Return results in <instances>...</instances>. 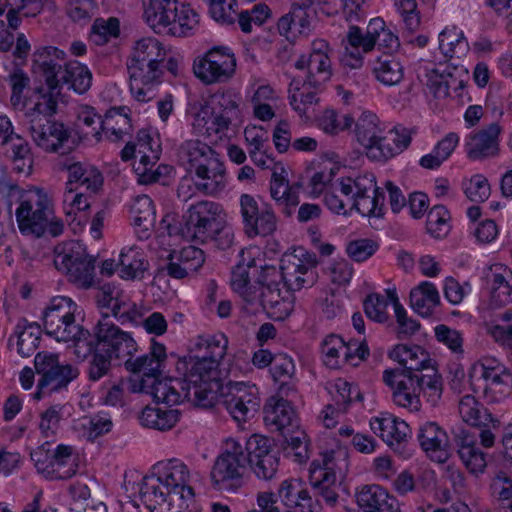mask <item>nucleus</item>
<instances>
[{
    "label": "nucleus",
    "mask_w": 512,
    "mask_h": 512,
    "mask_svg": "<svg viewBox=\"0 0 512 512\" xmlns=\"http://www.w3.org/2000/svg\"><path fill=\"white\" fill-rule=\"evenodd\" d=\"M139 496L150 512H195L191 470L177 458L154 464L139 483Z\"/></svg>",
    "instance_id": "1"
},
{
    "label": "nucleus",
    "mask_w": 512,
    "mask_h": 512,
    "mask_svg": "<svg viewBox=\"0 0 512 512\" xmlns=\"http://www.w3.org/2000/svg\"><path fill=\"white\" fill-rule=\"evenodd\" d=\"M252 267L255 268L254 260L248 263L241 262L231 272L230 285L241 300V309L249 315L265 311L272 316L279 314L276 317L282 318L286 310H282L281 307L285 302L273 286L275 278L279 277L278 269L274 266L264 267L256 285H252L249 272Z\"/></svg>",
    "instance_id": "2"
},
{
    "label": "nucleus",
    "mask_w": 512,
    "mask_h": 512,
    "mask_svg": "<svg viewBox=\"0 0 512 512\" xmlns=\"http://www.w3.org/2000/svg\"><path fill=\"white\" fill-rule=\"evenodd\" d=\"M79 306L69 297L57 296L51 299L43 311L45 333L58 342H73L76 358L84 360L93 350L90 332L76 321Z\"/></svg>",
    "instance_id": "3"
},
{
    "label": "nucleus",
    "mask_w": 512,
    "mask_h": 512,
    "mask_svg": "<svg viewBox=\"0 0 512 512\" xmlns=\"http://www.w3.org/2000/svg\"><path fill=\"white\" fill-rule=\"evenodd\" d=\"M382 378L392 390L393 402L413 412L421 409V394L432 407H435L442 397V377L431 368H428L427 374L419 378L400 369L385 370Z\"/></svg>",
    "instance_id": "4"
},
{
    "label": "nucleus",
    "mask_w": 512,
    "mask_h": 512,
    "mask_svg": "<svg viewBox=\"0 0 512 512\" xmlns=\"http://www.w3.org/2000/svg\"><path fill=\"white\" fill-rule=\"evenodd\" d=\"M56 108L57 101L54 97L41 95L27 112L31 139L47 153L60 152L70 138V132L63 123L49 118L56 112Z\"/></svg>",
    "instance_id": "5"
},
{
    "label": "nucleus",
    "mask_w": 512,
    "mask_h": 512,
    "mask_svg": "<svg viewBox=\"0 0 512 512\" xmlns=\"http://www.w3.org/2000/svg\"><path fill=\"white\" fill-rule=\"evenodd\" d=\"M240 110L236 96L230 92L215 93L195 113L192 121L193 129L202 135L216 136L222 139L234 120L239 119Z\"/></svg>",
    "instance_id": "6"
},
{
    "label": "nucleus",
    "mask_w": 512,
    "mask_h": 512,
    "mask_svg": "<svg viewBox=\"0 0 512 512\" xmlns=\"http://www.w3.org/2000/svg\"><path fill=\"white\" fill-rule=\"evenodd\" d=\"M143 9L154 30L170 27L173 35L184 36L198 24V14L186 0H143Z\"/></svg>",
    "instance_id": "7"
},
{
    "label": "nucleus",
    "mask_w": 512,
    "mask_h": 512,
    "mask_svg": "<svg viewBox=\"0 0 512 512\" xmlns=\"http://www.w3.org/2000/svg\"><path fill=\"white\" fill-rule=\"evenodd\" d=\"M247 468L248 458L243 444L235 439H228L224 451L217 456L212 466V485L219 490L236 491L243 485Z\"/></svg>",
    "instance_id": "8"
},
{
    "label": "nucleus",
    "mask_w": 512,
    "mask_h": 512,
    "mask_svg": "<svg viewBox=\"0 0 512 512\" xmlns=\"http://www.w3.org/2000/svg\"><path fill=\"white\" fill-rule=\"evenodd\" d=\"M34 366L40 376L34 399L40 400L46 394L66 389L79 376L77 367L69 363H61L58 354L42 351L34 358Z\"/></svg>",
    "instance_id": "9"
},
{
    "label": "nucleus",
    "mask_w": 512,
    "mask_h": 512,
    "mask_svg": "<svg viewBox=\"0 0 512 512\" xmlns=\"http://www.w3.org/2000/svg\"><path fill=\"white\" fill-rule=\"evenodd\" d=\"M96 258L88 255L82 246L71 242L55 249L54 265L79 288L88 289L95 280Z\"/></svg>",
    "instance_id": "10"
},
{
    "label": "nucleus",
    "mask_w": 512,
    "mask_h": 512,
    "mask_svg": "<svg viewBox=\"0 0 512 512\" xmlns=\"http://www.w3.org/2000/svg\"><path fill=\"white\" fill-rule=\"evenodd\" d=\"M251 161L261 169H272L270 180V195L276 206L286 217H291L300 203L298 184H290L283 176L284 168L275 165L274 158L264 148L262 150H248Z\"/></svg>",
    "instance_id": "11"
},
{
    "label": "nucleus",
    "mask_w": 512,
    "mask_h": 512,
    "mask_svg": "<svg viewBox=\"0 0 512 512\" xmlns=\"http://www.w3.org/2000/svg\"><path fill=\"white\" fill-rule=\"evenodd\" d=\"M18 201L15 216L20 232L41 237L46 232L49 217L53 213L47 194L36 188L21 193Z\"/></svg>",
    "instance_id": "12"
},
{
    "label": "nucleus",
    "mask_w": 512,
    "mask_h": 512,
    "mask_svg": "<svg viewBox=\"0 0 512 512\" xmlns=\"http://www.w3.org/2000/svg\"><path fill=\"white\" fill-rule=\"evenodd\" d=\"M228 340L223 334L199 336L193 344L187 363L192 381L201 379V375L212 374L226 354Z\"/></svg>",
    "instance_id": "13"
},
{
    "label": "nucleus",
    "mask_w": 512,
    "mask_h": 512,
    "mask_svg": "<svg viewBox=\"0 0 512 512\" xmlns=\"http://www.w3.org/2000/svg\"><path fill=\"white\" fill-rule=\"evenodd\" d=\"M316 266V259L313 255L307 253L304 249H295L292 253H286L281 259L280 270H278L279 277L276 278L273 286L277 289L281 296L280 283L288 290H300L306 285L314 283V268Z\"/></svg>",
    "instance_id": "14"
},
{
    "label": "nucleus",
    "mask_w": 512,
    "mask_h": 512,
    "mask_svg": "<svg viewBox=\"0 0 512 512\" xmlns=\"http://www.w3.org/2000/svg\"><path fill=\"white\" fill-rule=\"evenodd\" d=\"M193 71L204 84L225 83L235 74V55L228 47H213L203 56L195 59Z\"/></svg>",
    "instance_id": "15"
},
{
    "label": "nucleus",
    "mask_w": 512,
    "mask_h": 512,
    "mask_svg": "<svg viewBox=\"0 0 512 512\" xmlns=\"http://www.w3.org/2000/svg\"><path fill=\"white\" fill-rule=\"evenodd\" d=\"M474 392L503 394L512 386V372L495 358H484L475 363L469 373Z\"/></svg>",
    "instance_id": "16"
},
{
    "label": "nucleus",
    "mask_w": 512,
    "mask_h": 512,
    "mask_svg": "<svg viewBox=\"0 0 512 512\" xmlns=\"http://www.w3.org/2000/svg\"><path fill=\"white\" fill-rule=\"evenodd\" d=\"M94 334L97 346L116 359L130 358L137 351V344L130 333L121 330L109 314L98 320Z\"/></svg>",
    "instance_id": "17"
},
{
    "label": "nucleus",
    "mask_w": 512,
    "mask_h": 512,
    "mask_svg": "<svg viewBox=\"0 0 512 512\" xmlns=\"http://www.w3.org/2000/svg\"><path fill=\"white\" fill-rule=\"evenodd\" d=\"M220 206L212 201H199L189 207L182 229L185 237L199 243H207L219 222Z\"/></svg>",
    "instance_id": "18"
},
{
    "label": "nucleus",
    "mask_w": 512,
    "mask_h": 512,
    "mask_svg": "<svg viewBox=\"0 0 512 512\" xmlns=\"http://www.w3.org/2000/svg\"><path fill=\"white\" fill-rule=\"evenodd\" d=\"M331 52L326 40L315 39L311 43L310 53L302 54L295 62L297 69H307L306 79L314 88H320L332 76Z\"/></svg>",
    "instance_id": "19"
},
{
    "label": "nucleus",
    "mask_w": 512,
    "mask_h": 512,
    "mask_svg": "<svg viewBox=\"0 0 512 512\" xmlns=\"http://www.w3.org/2000/svg\"><path fill=\"white\" fill-rule=\"evenodd\" d=\"M240 212L244 231L250 238L269 236L277 228V217L270 205L259 208L256 199L249 194L240 196Z\"/></svg>",
    "instance_id": "20"
},
{
    "label": "nucleus",
    "mask_w": 512,
    "mask_h": 512,
    "mask_svg": "<svg viewBox=\"0 0 512 512\" xmlns=\"http://www.w3.org/2000/svg\"><path fill=\"white\" fill-rule=\"evenodd\" d=\"M321 347L324 364L332 369L340 368L345 363L358 366L369 356L366 343H346L341 336L335 334L326 336Z\"/></svg>",
    "instance_id": "21"
},
{
    "label": "nucleus",
    "mask_w": 512,
    "mask_h": 512,
    "mask_svg": "<svg viewBox=\"0 0 512 512\" xmlns=\"http://www.w3.org/2000/svg\"><path fill=\"white\" fill-rule=\"evenodd\" d=\"M375 185V176L372 173H364L352 177L337 178L330 184L329 190L325 193V203L329 210L336 214L347 215V203L351 204L354 188L358 191H364L373 188Z\"/></svg>",
    "instance_id": "22"
},
{
    "label": "nucleus",
    "mask_w": 512,
    "mask_h": 512,
    "mask_svg": "<svg viewBox=\"0 0 512 512\" xmlns=\"http://www.w3.org/2000/svg\"><path fill=\"white\" fill-rule=\"evenodd\" d=\"M223 405L235 421L246 422L259 410L258 389L243 382L233 383L224 397Z\"/></svg>",
    "instance_id": "23"
},
{
    "label": "nucleus",
    "mask_w": 512,
    "mask_h": 512,
    "mask_svg": "<svg viewBox=\"0 0 512 512\" xmlns=\"http://www.w3.org/2000/svg\"><path fill=\"white\" fill-rule=\"evenodd\" d=\"M130 91L138 102H148L156 97V87L161 83L163 65L127 62Z\"/></svg>",
    "instance_id": "24"
},
{
    "label": "nucleus",
    "mask_w": 512,
    "mask_h": 512,
    "mask_svg": "<svg viewBox=\"0 0 512 512\" xmlns=\"http://www.w3.org/2000/svg\"><path fill=\"white\" fill-rule=\"evenodd\" d=\"M131 391L150 394L156 402L169 406L179 404L185 398L191 397L189 388H186V376L184 379H159L158 377L151 383H148V379H141L138 384L132 385Z\"/></svg>",
    "instance_id": "25"
},
{
    "label": "nucleus",
    "mask_w": 512,
    "mask_h": 512,
    "mask_svg": "<svg viewBox=\"0 0 512 512\" xmlns=\"http://www.w3.org/2000/svg\"><path fill=\"white\" fill-rule=\"evenodd\" d=\"M65 52L56 47H43L34 54L33 67L48 87L47 96L59 93L60 77L64 70Z\"/></svg>",
    "instance_id": "26"
},
{
    "label": "nucleus",
    "mask_w": 512,
    "mask_h": 512,
    "mask_svg": "<svg viewBox=\"0 0 512 512\" xmlns=\"http://www.w3.org/2000/svg\"><path fill=\"white\" fill-rule=\"evenodd\" d=\"M502 128L498 123L470 133L465 142V150L470 160H484L498 156L500 152L499 136Z\"/></svg>",
    "instance_id": "27"
},
{
    "label": "nucleus",
    "mask_w": 512,
    "mask_h": 512,
    "mask_svg": "<svg viewBox=\"0 0 512 512\" xmlns=\"http://www.w3.org/2000/svg\"><path fill=\"white\" fill-rule=\"evenodd\" d=\"M421 449L434 462L445 463L450 457V441L446 431L436 422H425L417 433Z\"/></svg>",
    "instance_id": "28"
},
{
    "label": "nucleus",
    "mask_w": 512,
    "mask_h": 512,
    "mask_svg": "<svg viewBox=\"0 0 512 512\" xmlns=\"http://www.w3.org/2000/svg\"><path fill=\"white\" fill-rule=\"evenodd\" d=\"M278 496L288 508L298 509L299 512H320V501L310 494L309 489L300 479H287L281 482Z\"/></svg>",
    "instance_id": "29"
},
{
    "label": "nucleus",
    "mask_w": 512,
    "mask_h": 512,
    "mask_svg": "<svg viewBox=\"0 0 512 512\" xmlns=\"http://www.w3.org/2000/svg\"><path fill=\"white\" fill-rule=\"evenodd\" d=\"M331 455H324L323 464L313 461L310 468V483L317 494L322 496L326 504L333 507L338 501V487L336 474L331 464Z\"/></svg>",
    "instance_id": "30"
},
{
    "label": "nucleus",
    "mask_w": 512,
    "mask_h": 512,
    "mask_svg": "<svg viewBox=\"0 0 512 512\" xmlns=\"http://www.w3.org/2000/svg\"><path fill=\"white\" fill-rule=\"evenodd\" d=\"M166 359L165 346L153 341L149 353L135 359L131 356L125 360L124 365L133 374L142 373L143 377L141 379H148V383H151L162 374Z\"/></svg>",
    "instance_id": "31"
},
{
    "label": "nucleus",
    "mask_w": 512,
    "mask_h": 512,
    "mask_svg": "<svg viewBox=\"0 0 512 512\" xmlns=\"http://www.w3.org/2000/svg\"><path fill=\"white\" fill-rule=\"evenodd\" d=\"M372 431L392 448H399L411 437V428L392 414L381 413L370 420Z\"/></svg>",
    "instance_id": "32"
},
{
    "label": "nucleus",
    "mask_w": 512,
    "mask_h": 512,
    "mask_svg": "<svg viewBox=\"0 0 512 512\" xmlns=\"http://www.w3.org/2000/svg\"><path fill=\"white\" fill-rule=\"evenodd\" d=\"M63 168L68 172L66 188H77V190L96 194L103 185L102 174L93 165L67 160L63 163Z\"/></svg>",
    "instance_id": "33"
},
{
    "label": "nucleus",
    "mask_w": 512,
    "mask_h": 512,
    "mask_svg": "<svg viewBox=\"0 0 512 512\" xmlns=\"http://www.w3.org/2000/svg\"><path fill=\"white\" fill-rule=\"evenodd\" d=\"M219 154L205 142L190 139L182 142L177 149V160L187 172L199 171Z\"/></svg>",
    "instance_id": "34"
},
{
    "label": "nucleus",
    "mask_w": 512,
    "mask_h": 512,
    "mask_svg": "<svg viewBox=\"0 0 512 512\" xmlns=\"http://www.w3.org/2000/svg\"><path fill=\"white\" fill-rule=\"evenodd\" d=\"M193 173L197 177L195 188L205 195L216 196L226 187V169L219 155Z\"/></svg>",
    "instance_id": "35"
},
{
    "label": "nucleus",
    "mask_w": 512,
    "mask_h": 512,
    "mask_svg": "<svg viewBox=\"0 0 512 512\" xmlns=\"http://www.w3.org/2000/svg\"><path fill=\"white\" fill-rule=\"evenodd\" d=\"M357 504L363 512H400L398 501L379 485H366L357 493Z\"/></svg>",
    "instance_id": "36"
},
{
    "label": "nucleus",
    "mask_w": 512,
    "mask_h": 512,
    "mask_svg": "<svg viewBox=\"0 0 512 512\" xmlns=\"http://www.w3.org/2000/svg\"><path fill=\"white\" fill-rule=\"evenodd\" d=\"M491 293L489 307L496 309L512 302V271L508 267L496 264L491 267Z\"/></svg>",
    "instance_id": "37"
},
{
    "label": "nucleus",
    "mask_w": 512,
    "mask_h": 512,
    "mask_svg": "<svg viewBox=\"0 0 512 512\" xmlns=\"http://www.w3.org/2000/svg\"><path fill=\"white\" fill-rule=\"evenodd\" d=\"M119 276L125 280L142 279L149 263L142 248L124 247L118 257Z\"/></svg>",
    "instance_id": "38"
},
{
    "label": "nucleus",
    "mask_w": 512,
    "mask_h": 512,
    "mask_svg": "<svg viewBox=\"0 0 512 512\" xmlns=\"http://www.w3.org/2000/svg\"><path fill=\"white\" fill-rule=\"evenodd\" d=\"M372 73L383 85L394 86L404 77V65L397 54L382 53L374 60Z\"/></svg>",
    "instance_id": "39"
},
{
    "label": "nucleus",
    "mask_w": 512,
    "mask_h": 512,
    "mask_svg": "<svg viewBox=\"0 0 512 512\" xmlns=\"http://www.w3.org/2000/svg\"><path fill=\"white\" fill-rule=\"evenodd\" d=\"M130 213L137 237L148 239L156 218L152 199L147 195H138L130 207Z\"/></svg>",
    "instance_id": "40"
},
{
    "label": "nucleus",
    "mask_w": 512,
    "mask_h": 512,
    "mask_svg": "<svg viewBox=\"0 0 512 512\" xmlns=\"http://www.w3.org/2000/svg\"><path fill=\"white\" fill-rule=\"evenodd\" d=\"M285 395L279 398L271 397L265 406V421L268 425L275 426L279 431L297 425L296 413L290 401L284 399Z\"/></svg>",
    "instance_id": "41"
},
{
    "label": "nucleus",
    "mask_w": 512,
    "mask_h": 512,
    "mask_svg": "<svg viewBox=\"0 0 512 512\" xmlns=\"http://www.w3.org/2000/svg\"><path fill=\"white\" fill-rule=\"evenodd\" d=\"M51 461L50 480L69 479L77 472V456L71 445L59 444L51 454Z\"/></svg>",
    "instance_id": "42"
},
{
    "label": "nucleus",
    "mask_w": 512,
    "mask_h": 512,
    "mask_svg": "<svg viewBox=\"0 0 512 512\" xmlns=\"http://www.w3.org/2000/svg\"><path fill=\"white\" fill-rule=\"evenodd\" d=\"M353 198H351V210L355 209L363 216H380L384 204V194L376 184L373 188L364 191L353 190Z\"/></svg>",
    "instance_id": "43"
},
{
    "label": "nucleus",
    "mask_w": 512,
    "mask_h": 512,
    "mask_svg": "<svg viewBox=\"0 0 512 512\" xmlns=\"http://www.w3.org/2000/svg\"><path fill=\"white\" fill-rule=\"evenodd\" d=\"M132 130L131 120L125 107L110 109L101 123V131L112 142L124 140Z\"/></svg>",
    "instance_id": "44"
},
{
    "label": "nucleus",
    "mask_w": 512,
    "mask_h": 512,
    "mask_svg": "<svg viewBox=\"0 0 512 512\" xmlns=\"http://www.w3.org/2000/svg\"><path fill=\"white\" fill-rule=\"evenodd\" d=\"M412 308L423 317L430 316L440 303V296L435 285L424 281L410 292Z\"/></svg>",
    "instance_id": "45"
},
{
    "label": "nucleus",
    "mask_w": 512,
    "mask_h": 512,
    "mask_svg": "<svg viewBox=\"0 0 512 512\" xmlns=\"http://www.w3.org/2000/svg\"><path fill=\"white\" fill-rule=\"evenodd\" d=\"M166 59V49L156 38L145 37L136 41L133 52L128 62L163 65Z\"/></svg>",
    "instance_id": "46"
},
{
    "label": "nucleus",
    "mask_w": 512,
    "mask_h": 512,
    "mask_svg": "<svg viewBox=\"0 0 512 512\" xmlns=\"http://www.w3.org/2000/svg\"><path fill=\"white\" fill-rule=\"evenodd\" d=\"M459 415L468 425L474 427L487 426L496 420L493 419L491 413L472 395H465L459 400Z\"/></svg>",
    "instance_id": "47"
},
{
    "label": "nucleus",
    "mask_w": 512,
    "mask_h": 512,
    "mask_svg": "<svg viewBox=\"0 0 512 512\" xmlns=\"http://www.w3.org/2000/svg\"><path fill=\"white\" fill-rule=\"evenodd\" d=\"M59 79L60 88L63 85H67L68 88L73 89L76 93L83 94L91 87L92 74L87 66L78 61H71L65 63L63 74Z\"/></svg>",
    "instance_id": "48"
},
{
    "label": "nucleus",
    "mask_w": 512,
    "mask_h": 512,
    "mask_svg": "<svg viewBox=\"0 0 512 512\" xmlns=\"http://www.w3.org/2000/svg\"><path fill=\"white\" fill-rule=\"evenodd\" d=\"M318 89L308 84L306 79L302 84L299 80L293 79L289 86V100L291 107L304 115L309 107L318 102Z\"/></svg>",
    "instance_id": "49"
},
{
    "label": "nucleus",
    "mask_w": 512,
    "mask_h": 512,
    "mask_svg": "<svg viewBox=\"0 0 512 512\" xmlns=\"http://www.w3.org/2000/svg\"><path fill=\"white\" fill-rule=\"evenodd\" d=\"M179 416L180 413L177 409L147 406L141 413L140 421L145 427L166 431L175 426Z\"/></svg>",
    "instance_id": "50"
},
{
    "label": "nucleus",
    "mask_w": 512,
    "mask_h": 512,
    "mask_svg": "<svg viewBox=\"0 0 512 512\" xmlns=\"http://www.w3.org/2000/svg\"><path fill=\"white\" fill-rule=\"evenodd\" d=\"M270 373L273 380L280 383L279 395L289 397L295 393L294 385L290 382L295 373V365L291 357L284 354L275 355L274 362L270 367Z\"/></svg>",
    "instance_id": "51"
},
{
    "label": "nucleus",
    "mask_w": 512,
    "mask_h": 512,
    "mask_svg": "<svg viewBox=\"0 0 512 512\" xmlns=\"http://www.w3.org/2000/svg\"><path fill=\"white\" fill-rule=\"evenodd\" d=\"M468 48V41L463 31L455 26L446 27L439 34V50L447 59L464 55Z\"/></svg>",
    "instance_id": "52"
},
{
    "label": "nucleus",
    "mask_w": 512,
    "mask_h": 512,
    "mask_svg": "<svg viewBox=\"0 0 512 512\" xmlns=\"http://www.w3.org/2000/svg\"><path fill=\"white\" fill-rule=\"evenodd\" d=\"M353 126L356 140L363 148L373 143L372 141L383 131L379 118L370 111H364L356 120L354 119Z\"/></svg>",
    "instance_id": "53"
},
{
    "label": "nucleus",
    "mask_w": 512,
    "mask_h": 512,
    "mask_svg": "<svg viewBox=\"0 0 512 512\" xmlns=\"http://www.w3.org/2000/svg\"><path fill=\"white\" fill-rule=\"evenodd\" d=\"M425 77L427 88L438 99L448 97L451 85L456 83L451 72L441 63L432 68H426Z\"/></svg>",
    "instance_id": "54"
},
{
    "label": "nucleus",
    "mask_w": 512,
    "mask_h": 512,
    "mask_svg": "<svg viewBox=\"0 0 512 512\" xmlns=\"http://www.w3.org/2000/svg\"><path fill=\"white\" fill-rule=\"evenodd\" d=\"M318 127L328 135H337L351 130L354 117L350 114H339L332 108L325 109L317 119Z\"/></svg>",
    "instance_id": "55"
},
{
    "label": "nucleus",
    "mask_w": 512,
    "mask_h": 512,
    "mask_svg": "<svg viewBox=\"0 0 512 512\" xmlns=\"http://www.w3.org/2000/svg\"><path fill=\"white\" fill-rule=\"evenodd\" d=\"M201 379L192 381L191 371L186 373V388H189L191 397L186 398L193 401L197 406L209 407L213 405L214 392L210 388L211 374L201 375Z\"/></svg>",
    "instance_id": "56"
},
{
    "label": "nucleus",
    "mask_w": 512,
    "mask_h": 512,
    "mask_svg": "<svg viewBox=\"0 0 512 512\" xmlns=\"http://www.w3.org/2000/svg\"><path fill=\"white\" fill-rule=\"evenodd\" d=\"M159 145H156L155 149H152L149 152L139 153L140 159L139 162L134 165V170L138 176V182L141 184H150L159 180L161 176L160 166L157 169L153 170V166L157 163L159 159Z\"/></svg>",
    "instance_id": "57"
},
{
    "label": "nucleus",
    "mask_w": 512,
    "mask_h": 512,
    "mask_svg": "<svg viewBox=\"0 0 512 512\" xmlns=\"http://www.w3.org/2000/svg\"><path fill=\"white\" fill-rule=\"evenodd\" d=\"M77 127L82 130L85 138L92 136L96 141L101 140V123L103 120L95 109L88 105H80L76 110Z\"/></svg>",
    "instance_id": "58"
},
{
    "label": "nucleus",
    "mask_w": 512,
    "mask_h": 512,
    "mask_svg": "<svg viewBox=\"0 0 512 512\" xmlns=\"http://www.w3.org/2000/svg\"><path fill=\"white\" fill-rule=\"evenodd\" d=\"M83 436L88 441H95L97 438L109 433L113 428L111 417L106 413H97L90 417H84L80 422Z\"/></svg>",
    "instance_id": "59"
},
{
    "label": "nucleus",
    "mask_w": 512,
    "mask_h": 512,
    "mask_svg": "<svg viewBox=\"0 0 512 512\" xmlns=\"http://www.w3.org/2000/svg\"><path fill=\"white\" fill-rule=\"evenodd\" d=\"M120 33V22L116 17L96 18L91 27L90 39L96 45H104Z\"/></svg>",
    "instance_id": "60"
},
{
    "label": "nucleus",
    "mask_w": 512,
    "mask_h": 512,
    "mask_svg": "<svg viewBox=\"0 0 512 512\" xmlns=\"http://www.w3.org/2000/svg\"><path fill=\"white\" fill-rule=\"evenodd\" d=\"M388 296L394 307L395 317L398 323L397 336L404 339L413 335L420 327L419 323L406 315V310L400 304L395 291L388 290Z\"/></svg>",
    "instance_id": "61"
},
{
    "label": "nucleus",
    "mask_w": 512,
    "mask_h": 512,
    "mask_svg": "<svg viewBox=\"0 0 512 512\" xmlns=\"http://www.w3.org/2000/svg\"><path fill=\"white\" fill-rule=\"evenodd\" d=\"M92 357L89 361L88 366V379L90 381H99L103 377L107 376L111 371V354H107L99 346L95 347L93 343V350L91 351Z\"/></svg>",
    "instance_id": "62"
},
{
    "label": "nucleus",
    "mask_w": 512,
    "mask_h": 512,
    "mask_svg": "<svg viewBox=\"0 0 512 512\" xmlns=\"http://www.w3.org/2000/svg\"><path fill=\"white\" fill-rule=\"evenodd\" d=\"M111 313L122 325L127 323L139 324L143 316L141 309L136 303L132 302L125 293L118 302L114 304Z\"/></svg>",
    "instance_id": "63"
},
{
    "label": "nucleus",
    "mask_w": 512,
    "mask_h": 512,
    "mask_svg": "<svg viewBox=\"0 0 512 512\" xmlns=\"http://www.w3.org/2000/svg\"><path fill=\"white\" fill-rule=\"evenodd\" d=\"M449 212L443 205H435L427 214L426 229L435 238H442L449 232Z\"/></svg>",
    "instance_id": "64"
}]
</instances>
